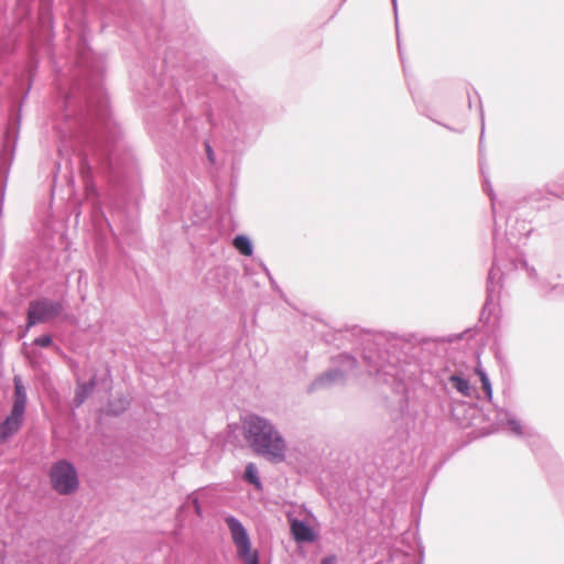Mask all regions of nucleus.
<instances>
[{"label": "nucleus", "mask_w": 564, "mask_h": 564, "mask_svg": "<svg viewBox=\"0 0 564 564\" xmlns=\"http://www.w3.org/2000/svg\"><path fill=\"white\" fill-rule=\"evenodd\" d=\"M242 426L246 441L258 456L275 464L285 460L286 442L270 420L258 414H248Z\"/></svg>", "instance_id": "nucleus-1"}, {"label": "nucleus", "mask_w": 564, "mask_h": 564, "mask_svg": "<svg viewBox=\"0 0 564 564\" xmlns=\"http://www.w3.org/2000/svg\"><path fill=\"white\" fill-rule=\"evenodd\" d=\"M364 361L369 377L377 383L394 386L405 378L403 361L390 350L369 345L364 350Z\"/></svg>", "instance_id": "nucleus-2"}, {"label": "nucleus", "mask_w": 564, "mask_h": 564, "mask_svg": "<svg viewBox=\"0 0 564 564\" xmlns=\"http://www.w3.org/2000/svg\"><path fill=\"white\" fill-rule=\"evenodd\" d=\"M334 368L315 378L308 386V391L329 388L334 384H344L349 376L356 375L358 360L350 354L343 352L330 359Z\"/></svg>", "instance_id": "nucleus-3"}, {"label": "nucleus", "mask_w": 564, "mask_h": 564, "mask_svg": "<svg viewBox=\"0 0 564 564\" xmlns=\"http://www.w3.org/2000/svg\"><path fill=\"white\" fill-rule=\"evenodd\" d=\"M51 488L62 496H69L79 488V477L76 467L67 459L54 462L48 469Z\"/></svg>", "instance_id": "nucleus-4"}, {"label": "nucleus", "mask_w": 564, "mask_h": 564, "mask_svg": "<svg viewBox=\"0 0 564 564\" xmlns=\"http://www.w3.org/2000/svg\"><path fill=\"white\" fill-rule=\"evenodd\" d=\"M226 523L237 547V554L243 560V564H259L258 551L251 549V541L242 522L234 516H228Z\"/></svg>", "instance_id": "nucleus-5"}, {"label": "nucleus", "mask_w": 564, "mask_h": 564, "mask_svg": "<svg viewBox=\"0 0 564 564\" xmlns=\"http://www.w3.org/2000/svg\"><path fill=\"white\" fill-rule=\"evenodd\" d=\"M62 311L63 305L58 301L47 297L31 301L28 307L26 330L37 324L55 318Z\"/></svg>", "instance_id": "nucleus-6"}, {"label": "nucleus", "mask_w": 564, "mask_h": 564, "mask_svg": "<svg viewBox=\"0 0 564 564\" xmlns=\"http://www.w3.org/2000/svg\"><path fill=\"white\" fill-rule=\"evenodd\" d=\"M24 415L10 411L9 415L0 423V444L15 435L22 427Z\"/></svg>", "instance_id": "nucleus-7"}, {"label": "nucleus", "mask_w": 564, "mask_h": 564, "mask_svg": "<svg viewBox=\"0 0 564 564\" xmlns=\"http://www.w3.org/2000/svg\"><path fill=\"white\" fill-rule=\"evenodd\" d=\"M291 534L297 543H312L317 534L311 525L300 519H292L290 522Z\"/></svg>", "instance_id": "nucleus-8"}, {"label": "nucleus", "mask_w": 564, "mask_h": 564, "mask_svg": "<svg viewBox=\"0 0 564 564\" xmlns=\"http://www.w3.org/2000/svg\"><path fill=\"white\" fill-rule=\"evenodd\" d=\"M500 268L498 267L497 260L494 261L487 279V300L485 303V308H487L491 303L495 302L496 297L500 291Z\"/></svg>", "instance_id": "nucleus-9"}, {"label": "nucleus", "mask_w": 564, "mask_h": 564, "mask_svg": "<svg viewBox=\"0 0 564 564\" xmlns=\"http://www.w3.org/2000/svg\"><path fill=\"white\" fill-rule=\"evenodd\" d=\"M14 383V397H13V404L11 411L25 414V408L28 403V394L26 389L23 384V381L21 377L15 376L13 378Z\"/></svg>", "instance_id": "nucleus-10"}, {"label": "nucleus", "mask_w": 564, "mask_h": 564, "mask_svg": "<svg viewBox=\"0 0 564 564\" xmlns=\"http://www.w3.org/2000/svg\"><path fill=\"white\" fill-rule=\"evenodd\" d=\"M97 384L96 376H94L88 382H78L73 404L75 408H79L93 393Z\"/></svg>", "instance_id": "nucleus-11"}, {"label": "nucleus", "mask_w": 564, "mask_h": 564, "mask_svg": "<svg viewBox=\"0 0 564 564\" xmlns=\"http://www.w3.org/2000/svg\"><path fill=\"white\" fill-rule=\"evenodd\" d=\"M449 383L453 388L457 390L464 397H470L471 395V386L468 381V379L460 377L458 375H452L448 378Z\"/></svg>", "instance_id": "nucleus-12"}, {"label": "nucleus", "mask_w": 564, "mask_h": 564, "mask_svg": "<svg viewBox=\"0 0 564 564\" xmlns=\"http://www.w3.org/2000/svg\"><path fill=\"white\" fill-rule=\"evenodd\" d=\"M234 247L243 256H251L253 246L251 240L245 235H238L234 238Z\"/></svg>", "instance_id": "nucleus-13"}, {"label": "nucleus", "mask_w": 564, "mask_h": 564, "mask_svg": "<svg viewBox=\"0 0 564 564\" xmlns=\"http://www.w3.org/2000/svg\"><path fill=\"white\" fill-rule=\"evenodd\" d=\"M243 478L247 482L253 485L257 489H262V482L260 480L258 468L254 463L247 464Z\"/></svg>", "instance_id": "nucleus-14"}, {"label": "nucleus", "mask_w": 564, "mask_h": 564, "mask_svg": "<svg viewBox=\"0 0 564 564\" xmlns=\"http://www.w3.org/2000/svg\"><path fill=\"white\" fill-rule=\"evenodd\" d=\"M499 415H503L512 433L517 436H523L524 431L521 422L509 411L500 410Z\"/></svg>", "instance_id": "nucleus-15"}, {"label": "nucleus", "mask_w": 564, "mask_h": 564, "mask_svg": "<svg viewBox=\"0 0 564 564\" xmlns=\"http://www.w3.org/2000/svg\"><path fill=\"white\" fill-rule=\"evenodd\" d=\"M476 372L478 373V376L480 378V382H481L484 392L486 394V398L489 401H492V387H491V382L489 380V377L487 376L485 370H482L481 368H477Z\"/></svg>", "instance_id": "nucleus-16"}, {"label": "nucleus", "mask_w": 564, "mask_h": 564, "mask_svg": "<svg viewBox=\"0 0 564 564\" xmlns=\"http://www.w3.org/2000/svg\"><path fill=\"white\" fill-rule=\"evenodd\" d=\"M547 195H553L556 197L561 196V194L554 193V192L550 191L549 188H541V189H535V191L531 192L528 199L530 202H541L544 198H547Z\"/></svg>", "instance_id": "nucleus-17"}, {"label": "nucleus", "mask_w": 564, "mask_h": 564, "mask_svg": "<svg viewBox=\"0 0 564 564\" xmlns=\"http://www.w3.org/2000/svg\"><path fill=\"white\" fill-rule=\"evenodd\" d=\"M118 401H119V403H120V408H116L113 402H110V403H109V411H110L112 414H115V415L120 414V413H121L122 411H124V410L129 406V404H130V402H129V400H128L127 398H120Z\"/></svg>", "instance_id": "nucleus-18"}, {"label": "nucleus", "mask_w": 564, "mask_h": 564, "mask_svg": "<svg viewBox=\"0 0 564 564\" xmlns=\"http://www.w3.org/2000/svg\"><path fill=\"white\" fill-rule=\"evenodd\" d=\"M52 336L48 334H44L40 337H36L33 344L39 347H48L52 344Z\"/></svg>", "instance_id": "nucleus-19"}, {"label": "nucleus", "mask_w": 564, "mask_h": 564, "mask_svg": "<svg viewBox=\"0 0 564 564\" xmlns=\"http://www.w3.org/2000/svg\"><path fill=\"white\" fill-rule=\"evenodd\" d=\"M189 499L192 500L193 502V506H194V509H195V512L198 517H202L203 516V510H202V506L199 503V500L196 496H189Z\"/></svg>", "instance_id": "nucleus-20"}, {"label": "nucleus", "mask_w": 564, "mask_h": 564, "mask_svg": "<svg viewBox=\"0 0 564 564\" xmlns=\"http://www.w3.org/2000/svg\"><path fill=\"white\" fill-rule=\"evenodd\" d=\"M485 189L487 191L489 197H490V200H491V205H492V210L495 209V194H494V191H492V187L491 185L489 184V182L487 180H485Z\"/></svg>", "instance_id": "nucleus-21"}, {"label": "nucleus", "mask_w": 564, "mask_h": 564, "mask_svg": "<svg viewBox=\"0 0 564 564\" xmlns=\"http://www.w3.org/2000/svg\"><path fill=\"white\" fill-rule=\"evenodd\" d=\"M521 265H522V268H523V269H525V270H527V272H528V274H529L530 276H532V278H533V276L535 275V269H534V268L529 267V264H528V262H527L525 260H522V261H521Z\"/></svg>", "instance_id": "nucleus-22"}, {"label": "nucleus", "mask_w": 564, "mask_h": 564, "mask_svg": "<svg viewBox=\"0 0 564 564\" xmlns=\"http://www.w3.org/2000/svg\"><path fill=\"white\" fill-rule=\"evenodd\" d=\"M205 145H206V153H207L209 161L214 162L215 158H214V152H213L210 144L208 142H206Z\"/></svg>", "instance_id": "nucleus-23"}, {"label": "nucleus", "mask_w": 564, "mask_h": 564, "mask_svg": "<svg viewBox=\"0 0 564 564\" xmlns=\"http://www.w3.org/2000/svg\"><path fill=\"white\" fill-rule=\"evenodd\" d=\"M485 134V122H484V113L481 112V133H480V140H479V150L481 151L482 147V139Z\"/></svg>", "instance_id": "nucleus-24"}, {"label": "nucleus", "mask_w": 564, "mask_h": 564, "mask_svg": "<svg viewBox=\"0 0 564 564\" xmlns=\"http://www.w3.org/2000/svg\"><path fill=\"white\" fill-rule=\"evenodd\" d=\"M321 564H336V557L335 556H326L322 560Z\"/></svg>", "instance_id": "nucleus-25"}, {"label": "nucleus", "mask_w": 564, "mask_h": 564, "mask_svg": "<svg viewBox=\"0 0 564 564\" xmlns=\"http://www.w3.org/2000/svg\"><path fill=\"white\" fill-rule=\"evenodd\" d=\"M393 6V12H394V19H395V26L398 28V1L391 0Z\"/></svg>", "instance_id": "nucleus-26"}, {"label": "nucleus", "mask_w": 564, "mask_h": 564, "mask_svg": "<svg viewBox=\"0 0 564 564\" xmlns=\"http://www.w3.org/2000/svg\"><path fill=\"white\" fill-rule=\"evenodd\" d=\"M80 164H82V171H83V172H85V170L89 171V169H90V167H89V165H88V162H87V159H86V158H83V159H82Z\"/></svg>", "instance_id": "nucleus-27"}, {"label": "nucleus", "mask_w": 564, "mask_h": 564, "mask_svg": "<svg viewBox=\"0 0 564 564\" xmlns=\"http://www.w3.org/2000/svg\"><path fill=\"white\" fill-rule=\"evenodd\" d=\"M553 290H554L555 292H558V293H561V294H564V285H563V286H555Z\"/></svg>", "instance_id": "nucleus-28"}, {"label": "nucleus", "mask_w": 564, "mask_h": 564, "mask_svg": "<svg viewBox=\"0 0 564 564\" xmlns=\"http://www.w3.org/2000/svg\"><path fill=\"white\" fill-rule=\"evenodd\" d=\"M29 330L26 328L20 334V338L25 337Z\"/></svg>", "instance_id": "nucleus-29"}, {"label": "nucleus", "mask_w": 564, "mask_h": 564, "mask_svg": "<svg viewBox=\"0 0 564 564\" xmlns=\"http://www.w3.org/2000/svg\"><path fill=\"white\" fill-rule=\"evenodd\" d=\"M270 280H271V285L275 286V282L271 278H270Z\"/></svg>", "instance_id": "nucleus-30"}]
</instances>
